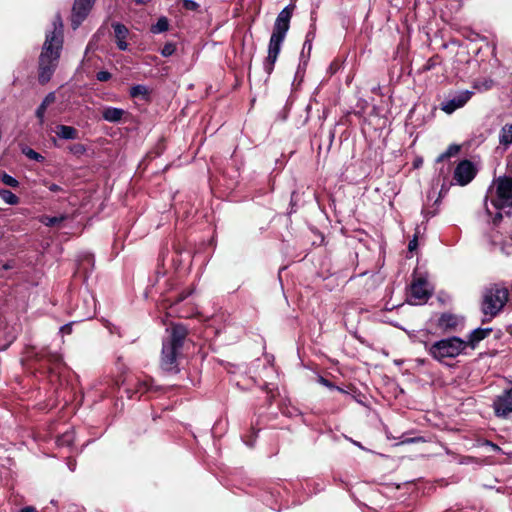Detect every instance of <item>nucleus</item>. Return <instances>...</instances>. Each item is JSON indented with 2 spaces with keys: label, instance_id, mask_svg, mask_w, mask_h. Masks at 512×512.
I'll list each match as a JSON object with an SVG mask.
<instances>
[{
  "label": "nucleus",
  "instance_id": "f257e3e1",
  "mask_svg": "<svg viewBox=\"0 0 512 512\" xmlns=\"http://www.w3.org/2000/svg\"><path fill=\"white\" fill-rule=\"evenodd\" d=\"M52 31L46 34V40L39 57V82L47 83L57 66L63 43V23L59 15L55 16Z\"/></svg>",
  "mask_w": 512,
  "mask_h": 512
},
{
  "label": "nucleus",
  "instance_id": "f03ea898",
  "mask_svg": "<svg viewBox=\"0 0 512 512\" xmlns=\"http://www.w3.org/2000/svg\"><path fill=\"white\" fill-rule=\"evenodd\" d=\"M293 6L285 7L277 16L268 45V55L264 61V69L271 74L281 50L282 43L290 27Z\"/></svg>",
  "mask_w": 512,
  "mask_h": 512
},
{
  "label": "nucleus",
  "instance_id": "7ed1b4c3",
  "mask_svg": "<svg viewBox=\"0 0 512 512\" xmlns=\"http://www.w3.org/2000/svg\"><path fill=\"white\" fill-rule=\"evenodd\" d=\"M466 348V341L459 337H449L434 342L427 349L435 360L442 362L445 359L457 357Z\"/></svg>",
  "mask_w": 512,
  "mask_h": 512
},
{
  "label": "nucleus",
  "instance_id": "20e7f679",
  "mask_svg": "<svg viewBox=\"0 0 512 512\" xmlns=\"http://www.w3.org/2000/svg\"><path fill=\"white\" fill-rule=\"evenodd\" d=\"M509 292L507 288L492 285L485 289L482 301V311L489 319L495 317L508 301Z\"/></svg>",
  "mask_w": 512,
  "mask_h": 512
},
{
  "label": "nucleus",
  "instance_id": "39448f33",
  "mask_svg": "<svg viewBox=\"0 0 512 512\" xmlns=\"http://www.w3.org/2000/svg\"><path fill=\"white\" fill-rule=\"evenodd\" d=\"M484 205L487 214L496 223L512 208V194H486Z\"/></svg>",
  "mask_w": 512,
  "mask_h": 512
},
{
  "label": "nucleus",
  "instance_id": "423d86ee",
  "mask_svg": "<svg viewBox=\"0 0 512 512\" xmlns=\"http://www.w3.org/2000/svg\"><path fill=\"white\" fill-rule=\"evenodd\" d=\"M477 169L469 160H462L454 170V180L461 186L470 183L476 176Z\"/></svg>",
  "mask_w": 512,
  "mask_h": 512
},
{
  "label": "nucleus",
  "instance_id": "0eeeda50",
  "mask_svg": "<svg viewBox=\"0 0 512 512\" xmlns=\"http://www.w3.org/2000/svg\"><path fill=\"white\" fill-rule=\"evenodd\" d=\"M430 296L428 283L423 278L415 279L410 287L409 302L417 305L427 301Z\"/></svg>",
  "mask_w": 512,
  "mask_h": 512
},
{
  "label": "nucleus",
  "instance_id": "6e6552de",
  "mask_svg": "<svg viewBox=\"0 0 512 512\" xmlns=\"http://www.w3.org/2000/svg\"><path fill=\"white\" fill-rule=\"evenodd\" d=\"M496 416L507 417L512 413V388L504 390L493 402Z\"/></svg>",
  "mask_w": 512,
  "mask_h": 512
},
{
  "label": "nucleus",
  "instance_id": "1a4fd4ad",
  "mask_svg": "<svg viewBox=\"0 0 512 512\" xmlns=\"http://www.w3.org/2000/svg\"><path fill=\"white\" fill-rule=\"evenodd\" d=\"M180 347L163 342L161 366L166 371H172L176 368V358Z\"/></svg>",
  "mask_w": 512,
  "mask_h": 512
},
{
  "label": "nucleus",
  "instance_id": "9d476101",
  "mask_svg": "<svg viewBox=\"0 0 512 512\" xmlns=\"http://www.w3.org/2000/svg\"><path fill=\"white\" fill-rule=\"evenodd\" d=\"M94 0H75L72 14V27L77 29L81 22L86 18Z\"/></svg>",
  "mask_w": 512,
  "mask_h": 512
},
{
  "label": "nucleus",
  "instance_id": "9b49d317",
  "mask_svg": "<svg viewBox=\"0 0 512 512\" xmlns=\"http://www.w3.org/2000/svg\"><path fill=\"white\" fill-rule=\"evenodd\" d=\"M473 92L469 90L461 91L455 95L452 99H449L441 104V109L451 114L455 110L463 107L472 97Z\"/></svg>",
  "mask_w": 512,
  "mask_h": 512
},
{
  "label": "nucleus",
  "instance_id": "f8f14e48",
  "mask_svg": "<svg viewBox=\"0 0 512 512\" xmlns=\"http://www.w3.org/2000/svg\"><path fill=\"white\" fill-rule=\"evenodd\" d=\"M187 330L182 325H173L170 337L165 342L182 347L183 341L186 337Z\"/></svg>",
  "mask_w": 512,
  "mask_h": 512
},
{
  "label": "nucleus",
  "instance_id": "ddd939ff",
  "mask_svg": "<svg viewBox=\"0 0 512 512\" xmlns=\"http://www.w3.org/2000/svg\"><path fill=\"white\" fill-rule=\"evenodd\" d=\"M491 331V328L474 329L468 336V340L466 341L467 346L474 348L480 341L485 339Z\"/></svg>",
  "mask_w": 512,
  "mask_h": 512
},
{
  "label": "nucleus",
  "instance_id": "4468645a",
  "mask_svg": "<svg viewBox=\"0 0 512 512\" xmlns=\"http://www.w3.org/2000/svg\"><path fill=\"white\" fill-rule=\"evenodd\" d=\"M113 28L118 48L122 51L126 50L128 45L125 39L128 35V29L120 23L113 24Z\"/></svg>",
  "mask_w": 512,
  "mask_h": 512
},
{
  "label": "nucleus",
  "instance_id": "2eb2a0df",
  "mask_svg": "<svg viewBox=\"0 0 512 512\" xmlns=\"http://www.w3.org/2000/svg\"><path fill=\"white\" fill-rule=\"evenodd\" d=\"M56 134L59 138L66 140H75L79 138V132L72 126L58 125L56 127Z\"/></svg>",
  "mask_w": 512,
  "mask_h": 512
},
{
  "label": "nucleus",
  "instance_id": "dca6fc26",
  "mask_svg": "<svg viewBox=\"0 0 512 512\" xmlns=\"http://www.w3.org/2000/svg\"><path fill=\"white\" fill-rule=\"evenodd\" d=\"M124 114L125 111L123 109L115 107H106L102 111L103 119L112 123L119 122Z\"/></svg>",
  "mask_w": 512,
  "mask_h": 512
},
{
  "label": "nucleus",
  "instance_id": "f3484780",
  "mask_svg": "<svg viewBox=\"0 0 512 512\" xmlns=\"http://www.w3.org/2000/svg\"><path fill=\"white\" fill-rule=\"evenodd\" d=\"M459 324L457 316L449 313L442 314L438 320V326L444 330H452Z\"/></svg>",
  "mask_w": 512,
  "mask_h": 512
},
{
  "label": "nucleus",
  "instance_id": "a211bd4d",
  "mask_svg": "<svg viewBox=\"0 0 512 512\" xmlns=\"http://www.w3.org/2000/svg\"><path fill=\"white\" fill-rule=\"evenodd\" d=\"M56 97L53 92L46 95L44 100L42 101L41 105L36 110V116L39 118L40 123H43L44 121V114L47 109V107L52 104L55 101Z\"/></svg>",
  "mask_w": 512,
  "mask_h": 512
},
{
  "label": "nucleus",
  "instance_id": "6ab92c4d",
  "mask_svg": "<svg viewBox=\"0 0 512 512\" xmlns=\"http://www.w3.org/2000/svg\"><path fill=\"white\" fill-rule=\"evenodd\" d=\"M496 192H512V178L499 177L495 180Z\"/></svg>",
  "mask_w": 512,
  "mask_h": 512
},
{
  "label": "nucleus",
  "instance_id": "aec40b11",
  "mask_svg": "<svg viewBox=\"0 0 512 512\" xmlns=\"http://www.w3.org/2000/svg\"><path fill=\"white\" fill-rule=\"evenodd\" d=\"M442 200V194H430L427 195V200L424 202L422 212L425 214V216H433L435 214V211H431L429 209V202L433 201L434 204H439Z\"/></svg>",
  "mask_w": 512,
  "mask_h": 512
},
{
  "label": "nucleus",
  "instance_id": "412c9836",
  "mask_svg": "<svg viewBox=\"0 0 512 512\" xmlns=\"http://www.w3.org/2000/svg\"><path fill=\"white\" fill-rule=\"evenodd\" d=\"M499 142L500 144L504 146H508L512 144V124L511 125H505L500 132L499 136Z\"/></svg>",
  "mask_w": 512,
  "mask_h": 512
},
{
  "label": "nucleus",
  "instance_id": "4be33fe9",
  "mask_svg": "<svg viewBox=\"0 0 512 512\" xmlns=\"http://www.w3.org/2000/svg\"><path fill=\"white\" fill-rule=\"evenodd\" d=\"M494 85V81L490 78H484L480 80H476L474 82V88L480 92L490 90Z\"/></svg>",
  "mask_w": 512,
  "mask_h": 512
},
{
  "label": "nucleus",
  "instance_id": "5701e85b",
  "mask_svg": "<svg viewBox=\"0 0 512 512\" xmlns=\"http://www.w3.org/2000/svg\"><path fill=\"white\" fill-rule=\"evenodd\" d=\"M65 218L66 217L64 215L54 216V217L44 215V216H41L39 220L42 224L52 227V226L59 225L62 221L65 220Z\"/></svg>",
  "mask_w": 512,
  "mask_h": 512
},
{
  "label": "nucleus",
  "instance_id": "b1692460",
  "mask_svg": "<svg viewBox=\"0 0 512 512\" xmlns=\"http://www.w3.org/2000/svg\"><path fill=\"white\" fill-rule=\"evenodd\" d=\"M169 28V23L166 17H161L158 19L156 24L152 25L151 32L154 34L162 33L167 31Z\"/></svg>",
  "mask_w": 512,
  "mask_h": 512
},
{
  "label": "nucleus",
  "instance_id": "393cba45",
  "mask_svg": "<svg viewBox=\"0 0 512 512\" xmlns=\"http://www.w3.org/2000/svg\"><path fill=\"white\" fill-rule=\"evenodd\" d=\"M459 151H460V146H458L456 144H452L447 148V150L445 152H443L442 154H440L438 156L437 162H442L445 159L455 156L456 154H458Z\"/></svg>",
  "mask_w": 512,
  "mask_h": 512
},
{
  "label": "nucleus",
  "instance_id": "a878e982",
  "mask_svg": "<svg viewBox=\"0 0 512 512\" xmlns=\"http://www.w3.org/2000/svg\"><path fill=\"white\" fill-rule=\"evenodd\" d=\"M130 95L132 97H146L148 95V89L144 85H135L130 89Z\"/></svg>",
  "mask_w": 512,
  "mask_h": 512
},
{
  "label": "nucleus",
  "instance_id": "bb28decb",
  "mask_svg": "<svg viewBox=\"0 0 512 512\" xmlns=\"http://www.w3.org/2000/svg\"><path fill=\"white\" fill-rule=\"evenodd\" d=\"M0 179L3 182V184H5L6 186L16 188L18 185V181L14 177H12L6 173H1Z\"/></svg>",
  "mask_w": 512,
  "mask_h": 512
},
{
  "label": "nucleus",
  "instance_id": "cd10ccee",
  "mask_svg": "<svg viewBox=\"0 0 512 512\" xmlns=\"http://www.w3.org/2000/svg\"><path fill=\"white\" fill-rule=\"evenodd\" d=\"M69 151L73 155L80 157L86 152V147L83 144L76 143V144L69 146Z\"/></svg>",
  "mask_w": 512,
  "mask_h": 512
},
{
  "label": "nucleus",
  "instance_id": "c85d7f7f",
  "mask_svg": "<svg viewBox=\"0 0 512 512\" xmlns=\"http://www.w3.org/2000/svg\"><path fill=\"white\" fill-rule=\"evenodd\" d=\"M137 390L136 393H145L150 389L151 381L150 380H137Z\"/></svg>",
  "mask_w": 512,
  "mask_h": 512
},
{
  "label": "nucleus",
  "instance_id": "c756f323",
  "mask_svg": "<svg viewBox=\"0 0 512 512\" xmlns=\"http://www.w3.org/2000/svg\"><path fill=\"white\" fill-rule=\"evenodd\" d=\"M74 441V434L73 433H65L58 439V445L64 446V445H71Z\"/></svg>",
  "mask_w": 512,
  "mask_h": 512
},
{
  "label": "nucleus",
  "instance_id": "7c9ffc66",
  "mask_svg": "<svg viewBox=\"0 0 512 512\" xmlns=\"http://www.w3.org/2000/svg\"><path fill=\"white\" fill-rule=\"evenodd\" d=\"M0 199H3L4 202L8 205H14L18 203V197L16 194H0Z\"/></svg>",
  "mask_w": 512,
  "mask_h": 512
},
{
  "label": "nucleus",
  "instance_id": "2f4dec72",
  "mask_svg": "<svg viewBox=\"0 0 512 512\" xmlns=\"http://www.w3.org/2000/svg\"><path fill=\"white\" fill-rule=\"evenodd\" d=\"M174 52H175V45L172 43H167L166 45H164V47L161 50V54L164 57L171 56Z\"/></svg>",
  "mask_w": 512,
  "mask_h": 512
},
{
  "label": "nucleus",
  "instance_id": "473e14b6",
  "mask_svg": "<svg viewBox=\"0 0 512 512\" xmlns=\"http://www.w3.org/2000/svg\"><path fill=\"white\" fill-rule=\"evenodd\" d=\"M181 2L183 3V7L186 10L194 11V10H197L199 7L198 3H196L193 0H181Z\"/></svg>",
  "mask_w": 512,
  "mask_h": 512
},
{
  "label": "nucleus",
  "instance_id": "72a5a7b5",
  "mask_svg": "<svg viewBox=\"0 0 512 512\" xmlns=\"http://www.w3.org/2000/svg\"><path fill=\"white\" fill-rule=\"evenodd\" d=\"M112 77L111 73L108 71H100L96 74V78L98 81L106 82L110 80Z\"/></svg>",
  "mask_w": 512,
  "mask_h": 512
},
{
  "label": "nucleus",
  "instance_id": "f704fd0d",
  "mask_svg": "<svg viewBox=\"0 0 512 512\" xmlns=\"http://www.w3.org/2000/svg\"><path fill=\"white\" fill-rule=\"evenodd\" d=\"M318 382H319L321 385H323V386H325V387H327V388H330V389H337V390H339V391H341V392H342V390H341L340 388L335 387V386H334V385H333L329 380H327L326 378H324V377H322V376H319V377H318Z\"/></svg>",
  "mask_w": 512,
  "mask_h": 512
},
{
  "label": "nucleus",
  "instance_id": "c9c22d12",
  "mask_svg": "<svg viewBox=\"0 0 512 512\" xmlns=\"http://www.w3.org/2000/svg\"><path fill=\"white\" fill-rule=\"evenodd\" d=\"M46 357L48 358V361L52 362V363H60L61 361V356L58 354V353H49L46 355Z\"/></svg>",
  "mask_w": 512,
  "mask_h": 512
},
{
  "label": "nucleus",
  "instance_id": "e433bc0d",
  "mask_svg": "<svg viewBox=\"0 0 512 512\" xmlns=\"http://www.w3.org/2000/svg\"><path fill=\"white\" fill-rule=\"evenodd\" d=\"M311 49H312V42H311V39L309 37H307L303 44L302 53H304L305 50H307V52L310 53Z\"/></svg>",
  "mask_w": 512,
  "mask_h": 512
},
{
  "label": "nucleus",
  "instance_id": "4c0bfd02",
  "mask_svg": "<svg viewBox=\"0 0 512 512\" xmlns=\"http://www.w3.org/2000/svg\"><path fill=\"white\" fill-rule=\"evenodd\" d=\"M417 245H418L417 237L415 236L412 240H410V242L408 244L409 251L415 250L417 248Z\"/></svg>",
  "mask_w": 512,
  "mask_h": 512
},
{
  "label": "nucleus",
  "instance_id": "58836bf2",
  "mask_svg": "<svg viewBox=\"0 0 512 512\" xmlns=\"http://www.w3.org/2000/svg\"><path fill=\"white\" fill-rule=\"evenodd\" d=\"M26 154L31 159L38 160L39 158H41V156L32 149H30Z\"/></svg>",
  "mask_w": 512,
  "mask_h": 512
},
{
  "label": "nucleus",
  "instance_id": "ea45409f",
  "mask_svg": "<svg viewBox=\"0 0 512 512\" xmlns=\"http://www.w3.org/2000/svg\"><path fill=\"white\" fill-rule=\"evenodd\" d=\"M72 331L71 324H65L60 328V332L63 334H70Z\"/></svg>",
  "mask_w": 512,
  "mask_h": 512
},
{
  "label": "nucleus",
  "instance_id": "a19ab883",
  "mask_svg": "<svg viewBox=\"0 0 512 512\" xmlns=\"http://www.w3.org/2000/svg\"><path fill=\"white\" fill-rule=\"evenodd\" d=\"M20 512H38V511L33 507H25V508L21 509Z\"/></svg>",
  "mask_w": 512,
  "mask_h": 512
},
{
  "label": "nucleus",
  "instance_id": "79ce46f5",
  "mask_svg": "<svg viewBox=\"0 0 512 512\" xmlns=\"http://www.w3.org/2000/svg\"><path fill=\"white\" fill-rule=\"evenodd\" d=\"M309 37L311 39V42L313 41L314 37H315V33L314 31H309L306 35V38Z\"/></svg>",
  "mask_w": 512,
  "mask_h": 512
},
{
  "label": "nucleus",
  "instance_id": "37998d69",
  "mask_svg": "<svg viewBox=\"0 0 512 512\" xmlns=\"http://www.w3.org/2000/svg\"><path fill=\"white\" fill-rule=\"evenodd\" d=\"M68 468L70 469V471H74L75 470V463H72L71 461L68 462Z\"/></svg>",
  "mask_w": 512,
  "mask_h": 512
},
{
  "label": "nucleus",
  "instance_id": "c03bdc74",
  "mask_svg": "<svg viewBox=\"0 0 512 512\" xmlns=\"http://www.w3.org/2000/svg\"><path fill=\"white\" fill-rule=\"evenodd\" d=\"M11 268H13V265L10 264V263H6V264L3 265V269H5V270L11 269Z\"/></svg>",
  "mask_w": 512,
  "mask_h": 512
},
{
  "label": "nucleus",
  "instance_id": "a18cd8bd",
  "mask_svg": "<svg viewBox=\"0 0 512 512\" xmlns=\"http://www.w3.org/2000/svg\"><path fill=\"white\" fill-rule=\"evenodd\" d=\"M487 445L491 446L493 450H499V447L491 442H488Z\"/></svg>",
  "mask_w": 512,
  "mask_h": 512
},
{
  "label": "nucleus",
  "instance_id": "49530a36",
  "mask_svg": "<svg viewBox=\"0 0 512 512\" xmlns=\"http://www.w3.org/2000/svg\"><path fill=\"white\" fill-rule=\"evenodd\" d=\"M351 441H352V443H353L354 445H356L357 447H359V448L363 449V446H362L359 442H357V441H353V440H351Z\"/></svg>",
  "mask_w": 512,
  "mask_h": 512
},
{
  "label": "nucleus",
  "instance_id": "de8ad7c7",
  "mask_svg": "<svg viewBox=\"0 0 512 512\" xmlns=\"http://www.w3.org/2000/svg\"><path fill=\"white\" fill-rule=\"evenodd\" d=\"M127 393H130V390H127ZM128 397H129V398H132V397H133V395L128 394Z\"/></svg>",
  "mask_w": 512,
  "mask_h": 512
},
{
  "label": "nucleus",
  "instance_id": "09e8293b",
  "mask_svg": "<svg viewBox=\"0 0 512 512\" xmlns=\"http://www.w3.org/2000/svg\"><path fill=\"white\" fill-rule=\"evenodd\" d=\"M187 295L182 296L179 300H184Z\"/></svg>",
  "mask_w": 512,
  "mask_h": 512
}]
</instances>
